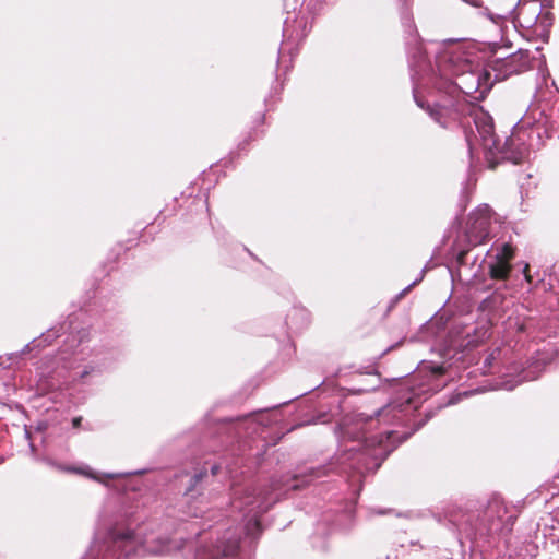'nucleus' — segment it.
Listing matches in <instances>:
<instances>
[{
	"label": "nucleus",
	"instance_id": "2",
	"mask_svg": "<svg viewBox=\"0 0 559 559\" xmlns=\"http://www.w3.org/2000/svg\"><path fill=\"white\" fill-rule=\"evenodd\" d=\"M110 538L115 548H120L126 552L136 550L138 547H143L150 554H163L170 550L168 542L155 539L153 534H146L143 528L138 531L115 528L110 533Z\"/></svg>",
	"mask_w": 559,
	"mask_h": 559
},
{
	"label": "nucleus",
	"instance_id": "21",
	"mask_svg": "<svg viewBox=\"0 0 559 559\" xmlns=\"http://www.w3.org/2000/svg\"><path fill=\"white\" fill-rule=\"evenodd\" d=\"M107 552H108V550H106V552H104L102 559H110L111 558V555H108Z\"/></svg>",
	"mask_w": 559,
	"mask_h": 559
},
{
	"label": "nucleus",
	"instance_id": "8",
	"mask_svg": "<svg viewBox=\"0 0 559 559\" xmlns=\"http://www.w3.org/2000/svg\"><path fill=\"white\" fill-rule=\"evenodd\" d=\"M326 474L328 472L325 467L313 468L310 469L308 474L292 477L283 486L285 487V490H296L299 489L305 484H308L313 478H319Z\"/></svg>",
	"mask_w": 559,
	"mask_h": 559
},
{
	"label": "nucleus",
	"instance_id": "3",
	"mask_svg": "<svg viewBox=\"0 0 559 559\" xmlns=\"http://www.w3.org/2000/svg\"><path fill=\"white\" fill-rule=\"evenodd\" d=\"M514 7L515 0H491V53H495L496 46H512L508 34Z\"/></svg>",
	"mask_w": 559,
	"mask_h": 559
},
{
	"label": "nucleus",
	"instance_id": "15",
	"mask_svg": "<svg viewBox=\"0 0 559 559\" xmlns=\"http://www.w3.org/2000/svg\"><path fill=\"white\" fill-rule=\"evenodd\" d=\"M427 109L429 110V114H430V115H431L436 120H438V117H437V116H438V112H437L436 110H433V109H430L429 107H428Z\"/></svg>",
	"mask_w": 559,
	"mask_h": 559
},
{
	"label": "nucleus",
	"instance_id": "20",
	"mask_svg": "<svg viewBox=\"0 0 559 559\" xmlns=\"http://www.w3.org/2000/svg\"><path fill=\"white\" fill-rule=\"evenodd\" d=\"M471 3L475 7L480 5V0H471Z\"/></svg>",
	"mask_w": 559,
	"mask_h": 559
},
{
	"label": "nucleus",
	"instance_id": "16",
	"mask_svg": "<svg viewBox=\"0 0 559 559\" xmlns=\"http://www.w3.org/2000/svg\"><path fill=\"white\" fill-rule=\"evenodd\" d=\"M408 289H409V287H407V288H406V289H404L402 293H400V294L395 297L394 301H397L400 298H402V297L404 296V294H405Z\"/></svg>",
	"mask_w": 559,
	"mask_h": 559
},
{
	"label": "nucleus",
	"instance_id": "4",
	"mask_svg": "<svg viewBox=\"0 0 559 559\" xmlns=\"http://www.w3.org/2000/svg\"><path fill=\"white\" fill-rule=\"evenodd\" d=\"M497 48L499 46H496L495 53H491V58H493L497 53ZM503 47H500L502 49ZM507 49V47H504ZM508 47V49H510ZM526 60L524 59L523 55H519L515 52H511L508 55L501 53V56L491 59V70L496 73L493 80H491V87L493 86L495 82H501L506 79H508L510 75L522 73L526 70Z\"/></svg>",
	"mask_w": 559,
	"mask_h": 559
},
{
	"label": "nucleus",
	"instance_id": "14",
	"mask_svg": "<svg viewBox=\"0 0 559 559\" xmlns=\"http://www.w3.org/2000/svg\"><path fill=\"white\" fill-rule=\"evenodd\" d=\"M433 372L435 373H443L444 372V369L442 366H438L436 368H433Z\"/></svg>",
	"mask_w": 559,
	"mask_h": 559
},
{
	"label": "nucleus",
	"instance_id": "10",
	"mask_svg": "<svg viewBox=\"0 0 559 559\" xmlns=\"http://www.w3.org/2000/svg\"><path fill=\"white\" fill-rule=\"evenodd\" d=\"M523 274L525 276V280L528 282V283H532V275L530 274V264H525L524 265V269H523Z\"/></svg>",
	"mask_w": 559,
	"mask_h": 559
},
{
	"label": "nucleus",
	"instance_id": "22",
	"mask_svg": "<svg viewBox=\"0 0 559 559\" xmlns=\"http://www.w3.org/2000/svg\"><path fill=\"white\" fill-rule=\"evenodd\" d=\"M489 361V357L485 358L484 362L485 365Z\"/></svg>",
	"mask_w": 559,
	"mask_h": 559
},
{
	"label": "nucleus",
	"instance_id": "19",
	"mask_svg": "<svg viewBox=\"0 0 559 559\" xmlns=\"http://www.w3.org/2000/svg\"><path fill=\"white\" fill-rule=\"evenodd\" d=\"M349 452H354L355 455L361 456L362 454L360 452L354 451V449H349ZM361 457L357 459V463L360 462Z\"/></svg>",
	"mask_w": 559,
	"mask_h": 559
},
{
	"label": "nucleus",
	"instance_id": "11",
	"mask_svg": "<svg viewBox=\"0 0 559 559\" xmlns=\"http://www.w3.org/2000/svg\"><path fill=\"white\" fill-rule=\"evenodd\" d=\"M500 504V500L496 495H491V509L493 506L498 507Z\"/></svg>",
	"mask_w": 559,
	"mask_h": 559
},
{
	"label": "nucleus",
	"instance_id": "1",
	"mask_svg": "<svg viewBox=\"0 0 559 559\" xmlns=\"http://www.w3.org/2000/svg\"><path fill=\"white\" fill-rule=\"evenodd\" d=\"M276 500L277 498H270L255 487L234 490L231 506L234 509L245 512V516L248 518L245 526L248 536L254 537L255 534L261 532L259 516L266 512Z\"/></svg>",
	"mask_w": 559,
	"mask_h": 559
},
{
	"label": "nucleus",
	"instance_id": "6",
	"mask_svg": "<svg viewBox=\"0 0 559 559\" xmlns=\"http://www.w3.org/2000/svg\"><path fill=\"white\" fill-rule=\"evenodd\" d=\"M239 548L238 538H228L213 548L198 550L195 559H219L221 557L234 556Z\"/></svg>",
	"mask_w": 559,
	"mask_h": 559
},
{
	"label": "nucleus",
	"instance_id": "5",
	"mask_svg": "<svg viewBox=\"0 0 559 559\" xmlns=\"http://www.w3.org/2000/svg\"><path fill=\"white\" fill-rule=\"evenodd\" d=\"M515 257V248L510 243H503L495 255L491 263V280L506 281L512 270L511 261Z\"/></svg>",
	"mask_w": 559,
	"mask_h": 559
},
{
	"label": "nucleus",
	"instance_id": "9",
	"mask_svg": "<svg viewBox=\"0 0 559 559\" xmlns=\"http://www.w3.org/2000/svg\"><path fill=\"white\" fill-rule=\"evenodd\" d=\"M441 325H445L444 317H431L429 322L427 323V329H432L433 326L440 328Z\"/></svg>",
	"mask_w": 559,
	"mask_h": 559
},
{
	"label": "nucleus",
	"instance_id": "12",
	"mask_svg": "<svg viewBox=\"0 0 559 559\" xmlns=\"http://www.w3.org/2000/svg\"><path fill=\"white\" fill-rule=\"evenodd\" d=\"M76 472H78V473H80V474L87 475V476H88V477H91V478L96 479V476H95L94 474H92V473H87V472H85L84 469H78Z\"/></svg>",
	"mask_w": 559,
	"mask_h": 559
},
{
	"label": "nucleus",
	"instance_id": "18",
	"mask_svg": "<svg viewBox=\"0 0 559 559\" xmlns=\"http://www.w3.org/2000/svg\"><path fill=\"white\" fill-rule=\"evenodd\" d=\"M390 412V408L389 407H385L383 409H381L379 413H378V416H383L385 414H388Z\"/></svg>",
	"mask_w": 559,
	"mask_h": 559
},
{
	"label": "nucleus",
	"instance_id": "17",
	"mask_svg": "<svg viewBox=\"0 0 559 559\" xmlns=\"http://www.w3.org/2000/svg\"><path fill=\"white\" fill-rule=\"evenodd\" d=\"M450 346H452V347L456 348V347H461V346H462V344L457 343V341H456V340H453V341H451Z\"/></svg>",
	"mask_w": 559,
	"mask_h": 559
},
{
	"label": "nucleus",
	"instance_id": "13",
	"mask_svg": "<svg viewBox=\"0 0 559 559\" xmlns=\"http://www.w3.org/2000/svg\"><path fill=\"white\" fill-rule=\"evenodd\" d=\"M81 420H82V418H81V417H75V418L73 419V421H72L73 427L78 428V427L80 426V424H81Z\"/></svg>",
	"mask_w": 559,
	"mask_h": 559
},
{
	"label": "nucleus",
	"instance_id": "7",
	"mask_svg": "<svg viewBox=\"0 0 559 559\" xmlns=\"http://www.w3.org/2000/svg\"><path fill=\"white\" fill-rule=\"evenodd\" d=\"M474 122L477 134L475 138L483 143L485 154L488 152L487 140L489 138V118L481 109L474 111Z\"/></svg>",
	"mask_w": 559,
	"mask_h": 559
}]
</instances>
